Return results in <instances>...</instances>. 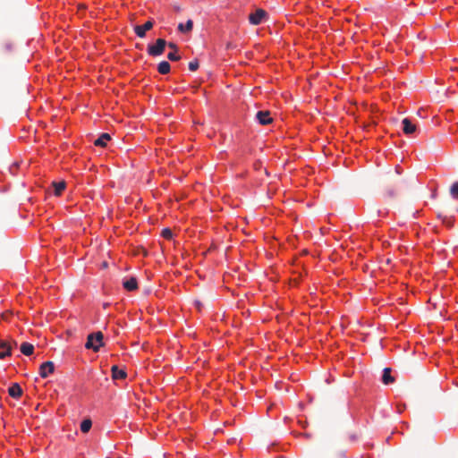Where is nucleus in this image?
<instances>
[{
  "instance_id": "nucleus-1",
  "label": "nucleus",
  "mask_w": 458,
  "mask_h": 458,
  "mask_svg": "<svg viewBox=\"0 0 458 458\" xmlns=\"http://www.w3.org/2000/svg\"><path fill=\"white\" fill-rule=\"evenodd\" d=\"M104 335L102 332L98 331L94 334H89L87 337L85 347L87 349H92L94 352H98L103 345Z\"/></svg>"
},
{
  "instance_id": "nucleus-2",
  "label": "nucleus",
  "mask_w": 458,
  "mask_h": 458,
  "mask_svg": "<svg viewBox=\"0 0 458 458\" xmlns=\"http://www.w3.org/2000/svg\"><path fill=\"white\" fill-rule=\"evenodd\" d=\"M167 45V42L164 38H157L154 45H148L147 52L150 56L161 55Z\"/></svg>"
},
{
  "instance_id": "nucleus-3",
  "label": "nucleus",
  "mask_w": 458,
  "mask_h": 458,
  "mask_svg": "<svg viewBox=\"0 0 458 458\" xmlns=\"http://www.w3.org/2000/svg\"><path fill=\"white\" fill-rule=\"evenodd\" d=\"M267 16V12L263 9H258L255 13L249 15V21L252 25H259Z\"/></svg>"
},
{
  "instance_id": "nucleus-4",
  "label": "nucleus",
  "mask_w": 458,
  "mask_h": 458,
  "mask_svg": "<svg viewBox=\"0 0 458 458\" xmlns=\"http://www.w3.org/2000/svg\"><path fill=\"white\" fill-rule=\"evenodd\" d=\"M154 26V21L152 20H148L143 25H137L134 27V32L139 38H144L146 36V32L151 30Z\"/></svg>"
},
{
  "instance_id": "nucleus-5",
  "label": "nucleus",
  "mask_w": 458,
  "mask_h": 458,
  "mask_svg": "<svg viewBox=\"0 0 458 458\" xmlns=\"http://www.w3.org/2000/svg\"><path fill=\"white\" fill-rule=\"evenodd\" d=\"M55 371V364L52 361H46L39 367V375L41 377L46 378Z\"/></svg>"
},
{
  "instance_id": "nucleus-6",
  "label": "nucleus",
  "mask_w": 458,
  "mask_h": 458,
  "mask_svg": "<svg viewBox=\"0 0 458 458\" xmlns=\"http://www.w3.org/2000/svg\"><path fill=\"white\" fill-rule=\"evenodd\" d=\"M402 125H403V131L406 135H411V134L414 133L417 130L416 124L413 123L411 122V120L409 118H404L402 121Z\"/></svg>"
},
{
  "instance_id": "nucleus-7",
  "label": "nucleus",
  "mask_w": 458,
  "mask_h": 458,
  "mask_svg": "<svg viewBox=\"0 0 458 458\" xmlns=\"http://www.w3.org/2000/svg\"><path fill=\"white\" fill-rule=\"evenodd\" d=\"M256 119L262 125H267L272 122V118L268 111H259L256 114Z\"/></svg>"
},
{
  "instance_id": "nucleus-8",
  "label": "nucleus",
  "mask_w": 458,
  "mask_h": 458,
  "mask_svg": "<svg viewBox=\"0 0 458 458\" xmlns=\"http://www.w3.org/2000/svg\"><path fill=\"white\" fill-rule=\"evenodd\" d=\"M8 393L13 398L18 399L22 394V389L18 383H14L9 387Z\"/></svg>"
},
{
  "instance_id": "nucleus-9",
  "label": "nucleus",
  "mask_w": 458,
  "mask_h": 458,
  "mask_svg": "<svg viewBox=\"0 0 458 458\" xmlns=\"http://www.w3.org/2000/svg\"><path fill=\"white\" fill-rule=\"evenodd\" d=\"M111 371L114 379H124L127 377L125 370L120 369L116 365L112 367Z\"/></svg>"
},
{
  "instance_id": "nucleus-10",
  "label": "nucleus",
  "mask_w": 458,
  "mask_h": 458,
  "mask_svg": "<svg viewBox=\"0 0 458 458\" xmlns=\"http://www.w3.org/2000/svg\"><path fill=\"white\" fill-rule=\"evenodd\" d=\"M123 285L127 291L136 290L138 288V282L136 277L132 276L128 280L123 281Z\"/></svg>"
},
{
  "instance_id": "nucleus-11",
  "label": "nucleus",
  "mask_w": 458,
  "mask_h": 458,
  "mask_svg": "<svg viewBox=\"0 0 458 458\" xmlns=\"http://www.w3.org/2000/svg\"><path fill=\"white\" fill-rule=\"evenodd\" d=\"M111 140V136L108 133H102L95 141V146L106 147V142Z\"/></svg>"
},
{
  "instance_id": "nucleus-12",
  "label": "nucleus",
  "mask_w": 458,
  "mask_h": 458,
  "mask_svg": "<svg viewBox=\"0 0 458 458\" xmlns=\"http://www.w3.org/2000/svg\"><path fill=\"white\" fill-rule=\"evenodd\" d=\"M394 378L391 376V369H389V368L384 369L383 375H382V382L385 385H389V384L394 383Z\"/></svg>"
},
{
  "instance_id": "nucleus-13",
  "label": "nucleus",
  "mask_w": 458,
  "mask_h": 458,
  "mask_svg": "<svg viewBox=\"0 0 458 458\" xmlns=\"http://www.w3.org/2000/svg\"><path fill=\"white\" fill-rule=\"evenodd\" d=\"M20 350L22 354L30 356L33 353L34 346L30 343L24 342L21 344Z\"/></svg>"
},
{
  "instance_id": "nucleus-14",
  "label": "nucleus",
  "mask_w": 458,
  "mask_h": 458,
  "mask_svg": "<svg viewBox=\"0 0 458 458\" xmlns=\"http://www.w3.org/2000/svg\"><path fill=\"white\" fill-rule=\"evenodd\" d=\"M170 64L166 61H162L157 65V71L161 74H167L170 72Z\"/></svg>"
},
{
  "instance_id": "nucleus-15",
  "label": "nucleus",
  "mask_w": 458,
  "mask_h": 458,
  "mask_svg": "<svg viewBox=\"0 0 458 458\" xmlns=\"http://www.w3.org/2000/svg\"><path fill=\"white\" fill-rule=\"evenodd\" d=\"M53 186L55 188V194L59 196L62 194V192L64 191V190L65 189L66 187V183L65 182L62 181V182H53Z\"/></svg>"
},
{
  "instance_id": "nucleus-16",
  "label": "nucleus",
  "mask_w": 458,
  "mask_h": 458,
  "mask_svg": "<svg viewBox=\"0 0 458 458\" xmlns=\"http://www.w3.org/2000/svg\"><path fill=\"white\" fill-rule=\"evenodd\" d=\"M192 28H193V22L191 20H188L185 24L180 23L178 25L179 31H181L182 33H187V32L191 31Z\"/></svg>"
},
{
  "instance_id": "nucleus-17",
  "label": "nucleus",
  "mask_w": 458,
  "mask_h": 458,
  "mask_svg": "<svg viewBox=\"0 0 458 458\" xmlns=\"http://www.w3.org/2000/svg\"><path fill=\"white\" fill-rule=\"evenodd\" d=\"M13 51V45L6 41L0 46V56L10 54Z\"/></svg>"
},
{
  "instance_id": "nucleus-18",
  "label": "nucleus",
  "mask_w": 458,
  "mask_h": 458,
  "mask_svg": "<svg viewBox=\"0 0 458 458\" xmlns=\"http://www.w3.org/2000/svg\"><path fill=\"white\" fill-rule=\"evenodd\" d=\"M92 426V421L89 419L83 420L81 423V430L83 433H87L89 431Z\"/></svg>"
},
{
  "instance_id": "nucleus-19",
  "label": "nucleus",
  "mask_w": 458,
  "mask_h": 458,
  "mask_svg": "<svg viewBox=\"0 0 458 458\" xmlns=\"http://www.w3.org/2000/svg\"><path fill=\"white\" fill-rule=\"evenodd\" d=\"M451 195L454 199H458V182H454L451 186L450 190Z\"/></svg>"
},
{
  "instance_id": "nucleus-20",
  "label": "nucleus",
  "mask_w": 458,
  "mask_h": 458,
  "mask_svg": "<svg viewBox=\"0 0 458 458\" xmlns=\"http://www.w3.org/2000/svg\"><path fill=\"white\" fill-rule=\"evenodd\" d=\"M199 66V61L198 60H193V61L189 63V69L191 72L197 71Z\"/></svg>"
},
{
  "instance_id": "nucleus-21",
  "label": "nucleus",
  "mask_w": 458,
  "mask_h": 458,
  "mask_svg": "<svg viewBox=\"0 0 458 458\" xmlns=\"http://www.w3.org/2000/svg\"><path fill=\"white\" fill-rule=\"evenodd\" d=\"M161 234L165 239H171L173 236V233L169 228L163 229Z\"/></svg>"
},
{
  "instance_id": "nucleus-22",
  "label": "nucleus",
  "mask_w": 458,
  "mask_h": 458,
  "mask_svg": "<svg viewBox=\"0 0 458 458\" xmlns=\"http://www.w3.org/2000/svg\"><path fill=\"white\" fill-rule=\"evenodd\" d=\"M175 52H176V51H174V52H171V53H169V54L167 55V58H168L170 61H178V60L181 58V56H180V55H176V53H175Z\"/></svg>"
},
{
  "instance_id": "nucleus-23",
  "label": "nucleus",
  "mask_w": 458,
  "mask_h": 458,
  "mask_svg": "<svg viewBox=\"0 0 458 458\" xmlns=\"http://www.w3.org/2000/svg\"><path fill=\"white\" fill-rule=\"evenodd\" d=\"M12 355V348H7L6 351L0 352V359H4L5 357Z\"/></svg>"
},
{
  "instance_id": "nucleus-24",
  "label": "nucleus",
  "mask_w": 458,
  "mask_h": 458,
  "mask_svg": "<svg viewBox=\"0 0 458 458\" xmlns=\"http://www.w3.org/2000/svg\"><path fill=\"white\" fill-rule=\"evenodd\" d=\"M297 284H298L297 277L292 278V277L288 276V286L297 285Z\"/></svg>"
},
{
  "instance_id": "nucleus-25",
  "label": "nucleus",
  "mask_w": 458,
  "mask_h": 458,
  "mask_svg": "<svg viewBox=\"0 0 458 458\" xmlns=\"http://www.w3.org/2000/svg\"><path fill=\"white\" fill-rule=\"evenodd\" d=\"M0 348L4 349L5 351L7 348H12L11 345L6 341H0Z\"/></svg>"
},
{
  "instance_id": "nucleus-26",
  "label": "nucleus",
  "mask_w": 458,
  "mask_h": 458,
  "mask_svg": "<svg viewBox=\"0 0 458 458\" xmlns=\"http://www.w3.org/2000/svg\"><path fill=\"white\" fill-rule=\"evenodd\" d=\"M167 45H168V47H169L170 48H172L174 51H177V50H178L177 46H176L174 43L170 42V43H168Z\"/></svg>"
},
{
  "instance_id": "nucleus-27",
  "label": "nucleus",
  "mask_w": 458,
  "mask_h": 458,
  "mask_svg": "<svg viewBox=\"0 0 458 458\" xmlns=\"http://www.w3.org/2000/svg\"><path fill=\"white\" fill-rule=\"evenodd\" d=\"M175 10H176L177 12H179V11H180V7H175Z\"/></svg>"
},
{
  "instance_id": "nucleus-28",
  "label": "nucleus",
  "mask_w": 458,
  "mask_h": 458,
  "mask_svg": "<svg viewBox=\"0 0 458 458\" xmlns=\"http://www.w3.org/2000/svg\"><path fill=\"white\" fill-rule=\"evenodd\" d=\"M287 242H288V245H289V244H290V242H291V240H290V238H289V237H288V239H287Z\"/></svg>"
},
{
  "instance_id": "nucleus-29",
  "label": "nucleus",
  "mask_w": 458,
  "mask_h": 458,
  "mask_svg": "<svg viewBox=\"0 0 458 458\" xmlns=\"http://www.w3.org/2000/svg\"><path fill=\"white\" fill-rule=\"evenodd\" d=\"M278 458H283V457L281 456V457H278Z\"/></svg>"
}]
</instances>
